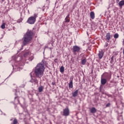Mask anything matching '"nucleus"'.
<instances>
[{
	"mask_svg": "<svg viewBox=\"0 0 124 124\" xmlns=\"http://www.w3.org/2000/svg\"><path fill=\"white\" fill-rule=\"evenodd\" d=\"M45 63V61L42 60V62L37 64L35 67L34 73L36 77H38V78H41V77L43 76L44 70H45V67H44Z\"/></svg>",
	"mask_w": 124,
	"mask_h": 124,
	"instance_id": "obj_1",
	"label": "nucleus"
},
{
	"mask_svg": "<svg viewBox=\"0 0 124 124\" xmlns=\"http://www.w3.org/2000/svg\"><path fill=\"white\" fill-rule=\"evenodd\" d=\"M32 35H33V33L31 31H28L26 33L22 38L23 44L24 46L27 45V44H28L29 42L31 41V39H32Z\"/></svg>",
	"mask_w": 124,
	"mask_h": 124,
	"instance_id": "obj_2",
	"label": "nucleus"
},
{
	"mask_svg": "<svg viewBox=\"0 0 124 124\" xmlns=\"http://www.w3.org/2000/svg\"><path fill=\"white\" fill-rule=\"evenodd\" d=\"M36 19L33 16L30 17L27 20V23L30 25H33L35 23Z\"/></svg>",
	"mask_w": 124,
	"mask_h": 124,
	"instance_id": "obj_3",
	"label": "nucleus"
},
{
	"mask_svg": "<svg viewBox=\"0 0 124 124\" xmlns=\"http://www.w3.org/2000/svg\"><path fill=\"white\" fill-rule=\"evenodd\" d=\"M24 57L25 58H26V57H30L28 59L29 61H30L31 62L33 60V54H30L29 52H26L24 54Z\"/></svg>",
	"mask_w": 124,
	"mask_h": 124,
	"instance_id": "obj_4",
	"label": "nucleus"
},
{
	"mask_svg": "<svg viewBox=\"0 0 124 124\" xmlns=\"http://www.w3.org/2000/svg\"><path fill=\"white\" fill-rule=\"evenodd\" d=\"M81 50V47L78 46H73V53H78Z\"/></svg>",
	"mask_w": 124,
	"mask_h": 124,
	"instance_id": "obj_5",
	"label": "nucleus"
},
{
	"mask_svg": "<svg viewBox=\"0 0 124 124\" xmlns=\"http://www.w3.org/2000/svg\"><path fill=\"white\" fill-rule=\"evenodd\" d=\"M63 116H69V109L68 108L63 109Z\"/></svg>",
	"mask_w": 124,
	"mask_h": 124,
	"instance_id": "obj_6",
	"label": "nucleus"
},
{
	"mask_svg": "<svg viewBox=\"0 0 124 124\" xmlns=\"http://www.w3.org/2000/svg\"><path fill=\"white\" fill-rule=\"evenodd\" d=\"M98 56L99 59H100V60H101V59L103 58V56H104V52H103V51L102 50L99 51Z\"/></svg>",
	"mask_w": 124,
	"mask_h": 124,
	"instance_id": "obj_7",
	"label": "nucleus"
},
{
	"mask_svg": "<svg viewBox=\"0 0 124 124\" xmlns=\"http://www.w3.org/2000/svg\"><path fill=\"white\" fill-rule=\"evenodd\" d=\"M106 83H107V80H106V79H105V78H101V84L103 85H105V84H106Z\"/></svg>",
	"mask_w": 124,
	"mask_h": 124,
	"instance_id": "obj_8",
	"label": "nucleus"
},
{
	"mask_svg": "<svg viewBox=\"0 0 124 124\" xmlns=\"http://www.w3.org/2000/svg\"><path fill=\"white\" fill-rule=\"evenodd\" d=\"M44 90V86L42 85H40L38 88V91L39 93H42Z\"/></svg>",
	"mask_w": 124,
	"mask_h": 124,
	"instance_id": "obj_9",
	"label": "nucleus"
},
{
	"mask_svg": "<svg viewBox=\"0 0 124 124\" xmlns=\"http://www.w3.org/2000/svg\"><path fill=\"white\" fill-rule=\"evenodd\" d=\"M106 38L108 41H109V40H110V39H111V35L110 34V33H107L106 34Z\"/></svg>",
	"mask_w": 124,
	"mask_h": 124,
	"instance_id": "obj_10",
	"label": "nucleus"
},
{
	"mask_svg": "<svg viewBox=\"0 0 124 124\" xmlns=\"http://www.w3.org/2000/svg\"><path fill=\"white\" fill-rule=\"evenodd\" d=\"M90 17L92 19V20H93V19L95 18V16L94 15V12H90Z\"/></svg>",
	"mask_w": 124,
	"mask_h": 124,
	"instance_id": "obj_11",
	"label": "nucleus"
},
{
	"mask_svg": "<svg viewBox=\"0 0 124 124\" xmlns=\"http://www.w3.org/2000/svg\"><path fill=\"white\" fill-rule=\"evenodd\" d=\"M78 90H77L76 91L72 93V96H73V97H76V96L78 95Z\"/></svg>",
	"mask_w": 124,
	"mask_h": 124,
	"instance_id": "obj_12",
	"label": "nucleus"
},
{
	"mask_svg": "<svg viewBox=\"0 0 124 124\" xmlns=\"http://www.w3.org/2000/svg\"><path fill=\"white\" fill-rule=\"evenodd\" d=\"M70 21L69 19V15H68L65 18V23H69Z\"/></svg>",
	"mask_w": 124,
	"mask_h": 124,
	"instance_id": "obj_13",
	"label": "nucleus"
},
{
	"mask_svg": "<svg viewBox=\"0 0 124 124\" xmlns=\"http://www.w3.org/2000/svg\"><path fill=\"white\" fill-rule=\"evenodd\" d=\"M90 112L91 113H92V114H94V113L96 112V109L95 108H92L90 109Z\"/></svg>",
	"mask_w": 124,
	"mask_h": 124,
	"instance_id": "obj_14",
	"label": "nucleus"
},
{
	"mask_svg": "<svg viewBox=\"0 0 124 124\" xmlns=\"http://www.w3.org/2000/svg\"><path fill=\"white\" fill-rule=\"evenodd\" d=\"M69 89H72L73 88V81L71 80L69 83Z\"/></svg>",
	"mask_w": 124,
	"mask_h": 124,
	"instance_id": "obj_15",
	"label": "nucleus"
},
{
	"mask_svg": "<svg viewBox=\"0 0 124 124\" xmlns=\"http://www.w3.org/2000/svg\"><path fill=\"white\" fill-rule=\"evenodd\" d=\"M86 62H87V59L85 58L81 60V64L83 65H85L86 64Z\"/></svg>",
	"mask_w": 124,
	"mask_h": 124,
	"instance_id": "obj_16",
	"label": "nucleus"
},
{
	"mask_svg": "<svg viewBox=\"0 0 124 124\" xmlns=\"http://www.w3.org/2000/svg\"><path fill=\"white\" fill-rule=\"evenodd\" d=\"M30 82H31V83H35V84L38 83V81L36 79H32L30 80Z\"/></svg>",
	"mask_w": 124,
	"mask_h": 124,
	"instance_id": "obj_17",
	"label": "nucleus"
},
{
	"mask_svg": "<svg viewBox=\"0 0 124 124\" xmlns=\"http://www.w3.org/2000/svg\"><path fill=\"white\" fill-rule=\"evenodd\" d=\"M60 71L61 73H63L64 72V67L63 66H62L60 69Z\"/></svg>",
	"mask_w": 124,
	"mask_h": 124,
	"instance_id": "obj_18",
	"label": "nucleus"
},
{
	"mask_svg": "<svg viewBox=\"0 0 124 124\" xmlns=\"http://www.w3.org/2000/svg\"><path fill=\"white\" fill-rule=\"evenodd\" d=\"M124 5V0L120 1L119 3V5L123 6Z\"/></svg>",
	"mask_w": 124,
	"mask_h": 124,
	"instance_id": "obj_19",
	"label": "nucleus"
},
{
	"mask_svg": "<svg viewBox=\"0 0 124 124\" xmlns=\"http://www.w3.org/2000/svg\"><path fill=\"white\" fill-rule=\"evenodd\" d=\"M18 124V121L16 118L14 119L13 122V124Z\"/></svg>",
	"mask_w": 124,
	"mask_h": 124,
	"instance_id": "obj_20",
	"label": "nucleus"
},
{
	"mask_svg": "<svg viewBox=\"0 0 124 124\" xmlns=\"http://www.w3.org/2000/svg\"><path fill=\"white\" fill-rule=\"evenodd\" d=\"M15 101H17V103H20V101L19 100V97H15Z\"/></svg>",
	"mask_w": 124,
	"mask_h": 124,
	"instance_id": "obj_21",
	"label": "nucleus"
},
{
	"mask_svg": "<svg viewBox=\"0 0 124 124\" xmlns=\"http://www.w3.org/2000/svg\"><path fill=\"white\" fill-rule=\"evenodd\" d=\"M118 116L119 117L118 118V121H121V120H123V116L121 115H120V114H119Z\"/></svg>",
	"mask_w": 124,
	"mask_h": 124,
	"instance_id": "obj_22",
	"label": "nucleus"
},
{
	"mask_svg": "<svg viewBox=\"0 0 124 124\" xmlns=\"http://www.w3.org/2000/svg\"><path fill=\"white\" fill-rule=\"evenodd\" d=\"M113 37L114 38H116V39L119 38V34L118 33L115 34L113 36Z\"/></svg>",
	"mask_w": 124,
	"mask_h": 124,
	"instance_id": "obj_23",
	"label": "nucleus"
},
{
	"mask_svg": "<svg viewBox=\"0 0 124 124\" xmlns=\"http://www.w3.org/2000/svg\"><path fill=\"white\" fill-rule=\"evenodd\" d=\"M1 29H5V23H3L1 26Z\"/></svg>",
	"mask_w": 124,
	"mask_h": 124,
	"instance_id": "obj_24",
	"label": "nucleus"
},
{
	"mask_svg": "<svg viewBox=\"0 0 124 124\" xmlns=\"http://www.w3.org/2000/svg\"><path fill=\"white\" fill-rule=\"evenodd\" d=\"M38 15L37 14H34V16H33V18H35V20H36V18H37Z\"/></svg>",
	"mask_w": 124,
	"mask_h": 124,
	"instance_id": "obj_25",
	"label": "nucleus"
},
{
	"mask_svg": "<svg viewBox=\"0 0 124 124\" xmlns=\"http://www.w3.org/2000/svg\"><path fill=\"white\" fill-rule=\"evenodd\" d=\"M17 63H18L19 65H21V64H20V63H19V62H16L15 63V65H16V66L18 65V64H17Z\"/></svg>",
	"mask_w": 124,
	"mask_h": 124,
	"instance_id": "obj_26",
	"label": "nucleus"
},
{
	"mask_svg": "<svg viewBox=\"0 0 124 124\" xmlns=\"http://www.w3.org/2000/svg\"><path fill=\"white\" fill-rule=\"evenodd\" d=\"M110 103H108L107 105H106V107H109V106H110Z\"/></svg>",
	"mask_w": 124,
	"mask_h": 124,
	"instance_id": "obj_27",
	"label": "nucleus"
},
{
	"mask_svg": "<svg viewBox=\"0 0 124 124\" xmlns=\"http://www.w3.org/2000/svg\"><path fill=\"white\" fill-rule=\"evenodd\" d=\"M107 79L108 80H110V79H111V76H108Z\"/></svg>",
	"mask_w": 124,
	"mask_h": 124,
	"instance_id": "obj_28",
	"label": "nucleus"
},
{
	"mask_svg": "<svg viewBox=\"0 0 124 124\" xmlns=\"http://www.w3.org/2000/svg\"><path fill=\"white\" fill-rule=\"evenodd\" d=\"M111 61H114V56H112L111 58Z\"/></svg>",
	"mask_w": 124,
	"mask_h": 124,
	"instance_id": "obj_29",
	"label": "nucleus"
},
{
	"mask_svg": "<svg viewBox=\"0 0 124 124\" xmlns=\"http://www.w3.org/2000/svg\"><path fill=\"white\" fill-rule=\"evenodd\" d=\"M43 11H45V6H43Z\"/></svg>",
	"mask_w": 124,
	"mask_h": 124,
	"instance_id": "obj_30",
	"label": "nucleus"
},
{
	"mask_svg": "<svg viewBox=\"0 0 124 124\" xmlns=\"http://www.w3.org/2000/svg\"><path fill=\"white\" fill-rule=\"evenodd\" d=\"M113 62H114V60H111L110 63H113Z\"/></svg>",
	"mask_w": 124,
	"mask_h": 124,
	"instance_id": "obj_31",
	"label": "nucleus"
},
{
	"mask_svg": "<svg viewBox=\"0 0 124 124\" xmlns=\"http://www.w3.org/2000/svg\"><path fill=\"white\" fill-rule=\"evenodd\" d=\"M25 87V85H23L22 86H21V88H24Z\"/></svg>",
	"mask_w": 124,
	"mask_h": 124,
	"instance_id": "obj_32",
	"label": "nucleus"
},
{
	"mask_svg": "<svg viewBox=\"0 0 124 124\" xmlns=\"http://www.w3.org/2000/svg\"><path fill=\"white\" fill-rule=\"evenodd\" d=\"M106 44V46L107 47L108 46V43H107Z\"/></svg>",
	"mask_w": 124,
	"mask_h": 124,
	"instance_id": "obj_33",
	"label": "nucleus"
},
{
	"mask_svg": "<svg viewBox=\"0 0 124 124\" xmlns=\"http://www.w3.org/2000/svg\"><path fill=\"white\" fill-rule=\"evenodd\" d=\"M52 84L53 85V86H54V85H55V83L54 82H52Z\"/></svg>",
	"mask_w": 124,
	"mask_h": 124,
	"instance_id": "obj_34",
	"label": "nucleus"
},
{
	"mask_svg": "<svg viewBox=\"0 0 124 124\" xmlns=\"http://www.w3.org/2000/svg\"><path fill=\"white\" fill-rule=\"evenodd\" d=\"M21 22H22V20H20L19 23H21Z\"/></svg>",
	"mask_w": 124,
	"mask_h": 124,
	"instance_id": "obj_35",
	"label": "nucleus"
},
{
	"mask_svg": "<svg viewBox=\"0 0 124 124\" xmlns=\"http://www.w3.org/2000/svg\"><path fill=\"white\" fill-rule=\"evenodd\" d=\"M123 45H124V39H123Z\"/></svg>",
	"mask_w": 124,
	"mask_h": 124,
	"instance_id": "obj_36",
	"label": "nucleus"
},
{
	"mask_svg": "<svg viewBox=\"0 0 124 124\" xmlns=\"http://www.w3.org/2000/svg\"><path fill=\"white\" fill-rule=\"evenodd\" d=\"M12 66H13V68L14 67V66L13 65H12Z\"/></svg>",
	"mask_w": 124,
	"mask_h": 124,
	"instance_id": "obj_37",
	"label": "nucleus"
},
{
	"mask_svg": "<svg viewBox=\"0 0 124 124\" xmlns=\"http://www.w3.org/2000/svg\"><path fill=\"white\" fill-rule=\"evenodd\" d=\"M2 0V1H4V0Z\"/></svg>",
	"mask_w": 124,
	"mask_h": 124,
	"instance_id": "obj_38",
	"label": "nucleus"
},
{
	"mask_svg": "<svg viewBox=\"0 0 124 124\" xmlns=\"http://www.w3.org/2000/svg\"><path fill=\"white\" fill-rule=\"evenodd\" d=\"M10 121H12V119H11Z\"/></svg>",
	"mask_w": 124,
	"mask_h": 124,
	"instance_id": "obj_39",
	"label": "nucleus"
},
{
	"mask_svg": "<svg viewBox=\"0 0 124 124\" xmlns=\"http://www.w3.org/2000/svg\"><path fill=\"white\" fill-rule=\"evenodd\" d=\"M22 49H23V48H21L20 50H22Z\"/></svg>",
	"mask_w": 124,
	"mask_h": 124,
	"instance_id": "obj_40",
	"label": "nucleus"
}]
</instances>
